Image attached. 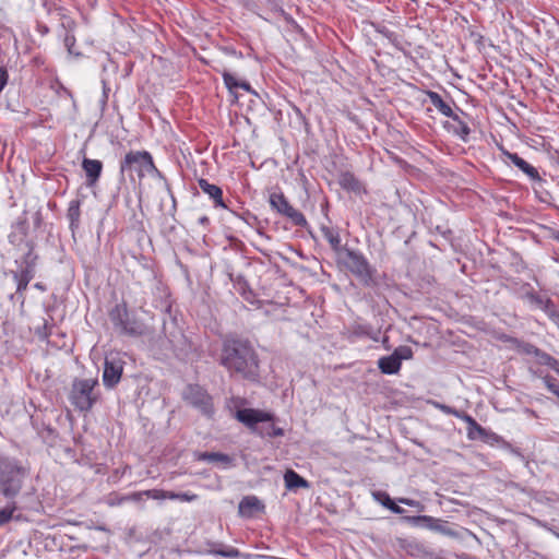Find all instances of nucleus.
I'll return each instance as SVG.
<instances>
[{
  "mask_svg": "<svg viewBox=\"0 0 559 559\" xmlns=\"http://www.w3.org/2000/svg\"><path fill=\"white\" fill-rule=\"evenodd\" d=\"M145 497L154 500L170 499L174 497V491H166L163 489H148L144 490Z\"/></svg>",
  "mask_w": 559,
  "mask_h": 559,
  "instance_id": "29",
  "label": "nucleus"
},
{
  "mask_svg": "<svg viewBox=\"0 0 559 559\" xmlns=\"http://www.w3.org/2000/svg\"><path fill=\"white\" fill-rule=\"evenodd\" d=\"M19 475H25V469L15 461L0 456V478L7 480Z\"/></svg>",
  "mask_w": 559,
  "mask_h": 559,
  "instance_id": "13",
  "label": "nucleus"
},
{
  "mask_svg": "<svg viewBox=\"0 0 559 559\" xmlns=\"http://www.w3.org/2000/svg\"><path fill=\"white\" fill-rule=\"evenodd\" d=\"M388 509L395 514H402L404 512V510L401 507H399L393 500L390 502Z\"/></svg>",
  "mask_w": 559,
  "mask_h": 559,
  "instance_id": "44",
  "label": "nucleus"
},
{
  "mask_svg": "<svg viewBox=\"0 0 559 559\" xmlns=\"http://www.w3.org/2000/svg\"><path fill=\"white\" fill-rule=\"evenodd\" d=\"M33 218H34V225L36 227H39L43 222L41 213L39 211L35 212Z\"/></svg>",
  "mask_w": 559,
  "mask_h": 559,
  "instance_id": "45",
  "label": "nucleus"
},
{
  "mask_svg": "<svg viewBox=\"0 0 559 559\" xmlns=\"http://www.w3.org/2000/svg\"><path fill=\"white\" fill-rule=\"evenodd\" d=\"M340 259L345 267L360 278V281L366 284L371 281V267L361 253L344 248L340 253Z\"/></svg>",
  "mask_w": 559,
  "mask_h": 559,
  "instance_id": "7",
  "label": "nucleus"
},
{
  "mask_svg": "<svg viewBox=\"0 0 559 559\" xmlns=\"http://www.w3.org/2000/svg\"><path fill=\"white\" fill-rule=\"evenodd\" d=\"M197 499H198V495L190 493V492H181V493L174 492V497L171 498V500H180L183 502H191Z\"/></svg>",
  "mask_w": 559,
  "mask_h": 559,
  "instance_id": "34",
  "label": "nucleus"
},
{
  "mask_svg": "<svg viewBox=\"0 0 559 559\" xmlns=\"http://www.w3.org/2000/svg\"><path fill=\"white\" fill-rule=\"evenodd\" d=\"M182 400L206 417L214 414L212 396L199 384H188L182 391Z\"/></svg>",
  "mask_w": 559,
  "mask_h": 559,
  "instance_id": "6",
  "label": "nucleus"
},
{
  "mask_svg": "<svg viewBox=\"0 0 559 559\" xmlns=\"http://www.w3.org/2000/svg\"><path fill=\"white\" fill-rule=\"evenodd\" d=\"M145 496L144 491H139V492H133L129 496H123L121 497L119 500H118V504L119 503H122L124 501H129V500H132V501H140L142 500V497Z\"/></svg>",
  "mask_w": 559,
  "mask_h": 559,
  "instance_id": "37",
  "label": "nucleus"
},
{
  "mask_svg": "<svg viewBox=\"0 0 559 559\" xmlns=\"http://www.w3.org/2000/svg\"><path fill=\"white\" fill-rule=\"evenodd\" d=\"M34 287H35L36 289H39V290H43V292H44V290H46V287H45L41 283H36V284L34 285Z\"/></svg>",
  "mask_w": 559,
  "mask_h": 559,
  "instance_id": "46",
  "label": "nucleus"
},
{
  "mask_svg": "<svg viewBox=\"0 0 559 559\" xmlns=\"http://www.w3.org/2000/svg\"><path fill=\"white\" fill-rule=\"evenodd\" d=\"M321 231H322L323 237L331 245L332 249L337 251L340 254L343 249H341V238H340L338 233L329 227H323L321 229Z\"/></svg>",
  "mask_w": 559,
  "mask_h": 559,
  "instance_id": "24",
  "label": "nucleus"
},
{
  "mask_svg": "<svg viewBox=\"0 0 559 559\" xmlns=\"http://www.w3.org/2000/svg\"><path fill=\"white\" fill-rule=\"evenodd\" d=\"M236 418L260 437H282L284 430L274 425V416L264 411L242 408L236 412Z\"/></svg>",
  "mask_w": 559,
  "mask_h": 559,
  "instance_id": "2",
  "label": "nucleus"
},
{
  "mask_svg": "<svg viewBox=\"0 0 559 559\" xmlns=\"http://www.w3.org/2000/svg\"><path fill=\"white\" fill-rule=\"evenodd\" d=\"M264 506L254 496L245 497L239 503V513L243 516H252L254 513L262 511Z\"/></svg>",
  "mask_w": 559,
  "mask_h": 559,
  "instance_id": "16",
  "label": "nucleus"
},
{
  "mask_svg": "<svg viewBox=\"0 0 559 559\" xmlns=\"http://www.w3.org/2000/svg\"><path fill=\"white\" fill-rule=\"evenodd\" d=\"M98 384L97 378H75L69 393L71 404L80 412L91 411L100 397V393L96 390Z\"/></svg>",
  "mask_w": 559,
  "mask_h": 559,
  "instance_id": "3",
  "label": "nucleus"
},
{
  "mask_svg": "<svg viewBox=\"0 0 559 559\" xmlns=\"http://www.w3.org/2000/svg\"><path fill=\"white\" fill-rule=\"evenodd\" d=\"M110 319L114 326L124 335L138 337L146 334L148 331L145 323L130 314L126 304L117 305L110 311Z\"/></svg>",
  "mask_w": 559,
  "mask_h": 559,
  "instance_id": "5",
  "label": "nucleus"
},
{
  "mask_svg": "<svg viewBox=\"0 0 559 559\" xmlns=\"http://www.w3.org/2000/svg\"><path fill=\"white\" fill-rule=\"evenodd\" d=\"M555 371L559 374V362H558V366H557V368L555 369Z\"/></svg>",
  "mask_w": 559,
  "mask_h": 559,
  "instance_id": "48",
  "label": "nucleus"
},
{
  "mask_svg": "<svg viewBox=\"0 0 559 559\" xmlns=\"http://www.w3.org/2000/svg\"><path fill=\"white\" fill-rule=\"evenodd\" d=\"M222 365L230 372L243 378H255L258 374V358L252 346L245 341L231 340L225 343L222 354Z\"/></svg>",
  "mask_w": 559,
  "mask_h": 559,
  "instance_id": "1",
  "label": "nucleus"
},
{
  "mask_svg": "<svg viewBox=\"0 0 559 559\" xmlns=\"http://www.w3.org/2000/svg\"><path fill=\"white\" fill-rule=\"evenodd\" d=\"M82 168L86 175L87 186H94L98 181L103 170L102 162L84 157L82 160Z\"/></svg>",
  "mask_w": 559,
  "mask_h": 559,
  "instance_id": "11",
  "label": "nucleus"
},
{
  "mask_svg": "<svg viewBox=\"0 0 559 559\" xmlns=\"http://www.w3.org/2000/svg\"><path fill=\"white\" fill-rule=\"evenodd\" d=\"M8 71L4 68H0V93L8 83Z\"/></svg>",
  "mask_w": 559,
  "mask_h": 559,
  "instance_id": "41",
  "label": "nucleus"
},
{
  "mask_svg": "<svg viewBox=\"0 0 559 559\" xmlns=\"http://www.w3.org/2000/svg\"><path fill=\"white\" fill-rule=\"evenodd\" d=\"M284 481L287 489L309 487V483L293 469H288L285 472Z\"/></svg>",
  "mask_w": 559,
  "mask_h": 559,
  "instance_id": "20",
  "label": "nucleus"
},
{
  "mask_svg": "<svg viewBox=\"0 0 559 559\" xmlns=\"http://www.w3.org/2000/svg\"><path fill=\"white\" fill-rule=\"evenodd\" d=\"M543 381L546 388L554 394L559 390V385L556 383V379L549 374L543 377Z\"/></svg>",
  "mask_w": 559,
  "mask_h": 559,
  "instance_id": "35",
  "label": "nucleus"
},
{
  "mask_svg": "<svg viewBox=\"0 0 559 559\" xmlns=\"http://www.w3.org/2000/svg\"><path fill=\"white\" fill-rule=\"evenodd\" d=\"M397 501L400 503L406 504L408 507L417 508L418 510H421L424 508L423 504L417 500H413V499H408V498H399Z\"/></svg>",
  "mask_w": 559,
  "mask_h": 559,
  "instance_id": "39",
  "label": "nucleus"
},
{
  "mask_svg": "<svg viewBox=\"0 0 559 559\" xmlns=\"http://www.w3.org/2000/svg\"><path fill=\"white\" fill-rule=\"evenodd\" d=\"M24 476L25 475H19L8 478L7 480H2V478H0V493L9 499L17 496L22 489Z\"/></svg>",
  "mask_w": 559,
  "mask_h": 559,
  "instance_id": "12",
  "label": "nucleus"
},
{
  "mask_svg": "<svg viewBox=\"0 0 559 559\" xmlns=\"http://www.w3.org/2000/svg\"><path fill=\"white\" fill-rule=\"evenodd\" d=\"M525 298L536 307L540 308L543 311H550V308L554 306L552 301L549 298H545L535 292H527L525 294Z\"/></svg>",
  "mask_w": 559,
  "mask_h": 559,
  "instance_id": "23",
  "label": "nucleus"
},
{
  "mask_svg": "<svg viewBox=\"0 0 559 559\" xmlns=\"http://www.w3.org/2000/svg\"><path fill=\"white\" fill-rule=\"evenodd\" d=\"M153 173H157V168L147 151H130L120 162L121 176L128 174L133 181V174H136L139 180H142L146 175Z\"/></svg>",
  "mask_w": 559,
  "mask_h": 559,
  "instance_id": "4",
  "label": "nucleus"
},
{
  "mask_svg": "<svg viewBox=\"0 0 559 559\" xmlns=\"http://www.w3.org/2000/svg\"><path fill=\"white\" fill-rule=\"evenodd\" d=\"M453 124L452 129L453 131L463 140H466L471 130L466 122L462 121L461 118L457 115H453L452 117Z\"/></svg>",
  "mask_w": 559,
  "mask_h": 559,
  "instance_id": "27",
  "label": "nucleus"
},
{
  "mask_svg": "<svg viewBox=\"0 0 559 559\" xmlns=\"http://www.w3.org/2000/svg\"><path fill=\"white\" fill-rule=\"evenodd\" d=\"M439 409H441L444 414L453 415L457 418H461L463 415H461L456 409L444 405V404H436Z\"/></svg>",
  "mask_w": 559,
  "mask_h": 559,
  "instance_id": "38",
  "label": "nucleus"
},
{
  "mask_svg": "<svg viewBox=\"0 0 559 559\" xmlns=\"http://www.w3.org/2000/svg\"><path fill=\"white\" fill-rule=\"evenodd\" d=\"M16 509L17 507L15 502H11L5 508L0 509V526L11 521Z\"/></svg>",
  "mask_w": 559,
  "mask_h": 559,
  "instance_id": "31",
  "label": "nucleus"
},
{
  "mask_svg": "<svg viewBox=\"0 0 559 559\" xmlns=\"http://www.w3.org/2000/svg\"><path fill=\"white\" fill-rule=\"evenodd\" d=\"M392 355L402 364L403 360L413 358V349L409 346L402 345L396 347Z\"/></svg>",
  "mask_w": 559,
  "mask_h": 559,
  "instance_id": "30",
  "label": "nucleus"
},
{
  "mask_svg": "<svg viewBox=\"0 0 559 559\" xmlns=\"http://www.w3.org/2000/svg\"><path fill=\"white\" fill-rule=\"evenodd\" d=\"M222 75L226 87L235 96V98H237V88H241L246 92L255 94V92L251 88L250 84L247 81H239L234 74L226 70L223 71Z\"/></svg>",
  "mask_w": 559,
  "mask_h": 559,
  "instance_id": "14",
  "label": "nucleus"
},
{
  "mask_svg": "<svg viewBox=\"0 0 559 559\" xmlns=\"http://www.w3.org/2000/svg\"><path fill=\"white\" fill-rule=\"evenodd\" d=\"M50 329H51V326H49L48 322L46 320H44L43 326H38L36 329V334L41 340H46L50 334Z\"/></svg>",
  "mask_w": 559,
  "mask_h": 559,
  "instance_id": "36",
  "label": "nucleus"
},
{
  "mask_svg": "<svg viewBox=\"0 0 559 559\" xmlns=\"http://www.w3.org/2000/svg\"><path fill=\"white\" fill-rule=\"evenodd\" d=\"M340 186L347 190L353 192H360L364 191V187L361 182L355 177L354 174L349 171L342 173L338 178Z\"/></svg>",
  "mask_w": 559,
  "mask_h": 559,
  "instance_id": "19",
  "label": "nucleus"
},
{
  "mask_svg": "<svg viewBox=\"0 0 559 559\" xmlns=\"http://www.w3.org/2000/svg\"><path fill=\"white\" fill-rule=\"evenodd\" d=\"M197 459L199 461L221 462L224 464L230 463V457L227 454L219 452H202L198 454Z\"/></svg>",
  "mask_w": 559,
  "mask_h": 559,
  "instance_id": "25",
  "label": "nucleus"
},
{
  "mask_svg": "<svg viewBox=\"0 0 559 559\" xmlns=\"http://www.w3.org/2000/svg\"><path fill=\"white\" fill-rule=\"evenodd\" d=\"M37 263V255L34 254L33 248L31 247L28 252L23 257L19 264V269L12 271L11 274L14 280L31 282L35 276V269Z\"/></svg>",
  "mask_w": 559,
  "mask_h": 559,
  "instance_id": "10",
  "label": "nucleus"
},
{
  "mask_svg": "<svg viewBox=\"0 0 559 559\" xmlns=\"http://www.w3.org/2000/svg\"><path fill=\"white\" fill-rule=\"evenodd\" d=\"M270 204L280 214L289 218L296 226L304 227L307 225V219L304 214L294 209L283 193H272L270 195Z\"/></svg>",
  "mask_w": 559,
  "mask_h": 559,
  "instance_id": "8",
  "label": "nucleus"
},
{
  "mask_svg": "<svg viewBox=\"0 0 559 559\" xmlns=\"http://www.w3.org/2000/svg\"><path fill=\"white\" fill-rule=\"evenodd\" d=\"M14 281L16 282V293L22 295L26 290L29 282L21 281V280H14Z\"/></svg>",
  "mask_w": 559,
  "mask_h": 559,
  "instance_id": "42",
  "label": "nucleus"
},
{
  "mask_svg": "<svg viewBox=\"0 0 559 559\" xmlns=\"http://www.w3.org/2000/svg\"><path fill=\"white\" fill-rule=\"evenodd\" d=\"M421 519L425 520V521H431L432 520L431 518H428V516H423Z\"/></svg>",
  "mask_w": 559,
  "mask_h": 559,
  "instance_id": "47",
  "label": "nucleus"
},
{
  "mask_svg": "<svg viewBox=\"0 0 559 559\" xmlns=\"http://www.w3.org/2000/svg\"><path fill=\"white\" fill-rule=\"evenodd\" d=\"M521 350L527 355H534L536 356L537 352L539 350V348H537L536 346L530 344V343H524L521 345Z\"/></svg>",
  "mask_w": 559,
  "mask_h": 559,
  "instance_id": "40",
  "label": "nucleus"
},
{
  "mask_svg": "<svg viewBox=\"0 0 559 559\" xmlns=\"http://www.w3.org/2000/svg\"><path fill=\"white\" fill-rule=\"evenodd\" d=\"M508 158L532 180L540 179L537 169L521 158L518 154L508 153Z\"/></svg>",
  "mask_w": 559,
  "mask_h": 559,
  "instance_id": "17",
  "label": "nucleus"
},
{
  "mask_svg": "<svg viewBox=\"0 0 559 559\" xmlns=\"http://www.w3.org/2000/svg\"><path fill=\"white\" fill-rule=\"evenodd\" d=\"M372 497H373V499L377 502H379L380 504H382L386 509L389 508L390 502L392 501V499L390 498L389 493L385 492V491H381V490L373 491L372 492Z\"/></svg>",
  "mask_w": 559,
  "mask_h": 559,
  "instance_id": "32",
  "label": "nucleus"
},
{
  "mask_svg": "<svg viewBox=\"0 0 559 559\" xmlns=\"http://www.w3.org/2000/svg\"><path fill=\"white\" fill-rule=\"evenodd\" d=\"M401 366L402 364L392 354L378 360V368L384 374H396L401 370Z\"/></svg>",
  "mask_w": 559,
  "mask_h": 559,
  "instance_id": "18",
  "label": "nucleus"
},
{
  "mask_svg": "<svg viewBox=\"0 0 559 559\" xmlns=\"http://www.w3.org/2000/svg\"><path fill=\"white\" fill-rule=\"evenodd\" d=\"M546 313L552 320V322L559 326V312L555 310V307L552 306L550 311H547Z\"/></svg>",
  "mask_w": 559,
  "mask_h": 559,
  "instance_id": "43",
  "label": "nucleus"
},
{
  "mask_svg": "<svg viewBox=\"0 0 559 559\" xmlns=\"http://www.w3.org/2000/svg\"><path fill=\"white\" fill-rule=\"evenodd\" d=\"M558 399H559V390L556 391V394H555Z\"/></svg>",
  "mask_w": 559,
  "mask_h": 559,
  "instance_id": "50",
  "label": "nucleus"
},
{
  "mask_svg": "<svg viewBox=\"0 0 559 559\" xmlns=\"http://www.w3.org/2000/svg\"><path fill=\"white\" fill-rule=\"evenodd\" d=\"M427 96L436 109L442 115L450 118L454 115L450 104L445 103L437 92L428 91Z\"/></svg>",
  "mask_w": 559,
  "mask_h": 559,
  "instance_id": "21",
  "label": "nucleus"
},
{
  "mask_svg": "<svg viewBox=\"0 0 559 559\" xmlns=\"http://www.w3.org/2000/svg\"><path fill=\"white\" fill-rule=\"evenodd\" d=\"M535 357L537 358L538 364L546 365L550 367L552 370H555L559 364V360H557L556 358L540 349L537 352Z\"/></svg>",
  "mask_w": 559,
  "mask_h": 559,
  "instance_id": "28",
  "label": "nucleus"
},
{
  "mask_svg": "<svg viewBox=\"0 0 559 559\" xmlns=\"http://www.w3.org/2000/svg\"><path fill=\"white\" fill-rule=\"evenodd\" d=\"M461 419L467 424V435L469 439H475L477 437L484 438L487 435L486 429L477 424V421L472 416L463 414Z\"/></svg>",
  "mask_w": 559,
  "mask_h": 559,
  "instance_id": "22",
  "label": "nucleus"
},
{
  "mask_svg": "<svg viewBox=\"0 0 559 559\" xmlns=\"http://www.w3.org/2000/svg\"><path fill=\"white\" fill-rule=\"evenodd\" d=\"M68 216L70 217L72 224L79 222L80 205L78 201H74L70 204V207L68 210Z\"/></svg>",
  "mask_w": 559,
  "mask_h": 559,
  "instance_id": "33",
  "label": "nucleus"
},
{
  "mask_svg": "<svg viewBox=\"0 0 559 559\" xmlns=\"http://www.w3.org/2000/svg\"><path fill=\"white\" fill-rule=\"evenodd\" d=\"M198 183L200 189L213 199L216 206L226 207L223 200V191L218 186L210 183L206 179H199Z\"/></svg>",
  "mask_w": 559,
  "mask_h": 559,
  "instance_id": "15",
  "label": "nucleus"
},
{
  "mask_svg": "<svg viewBox=\"0 0 559 559\" xmlns=\"http://www.w3.org/2000/svg\"><path fill=\"white\" fill-rule=\"evenodd\" d=\"M206 221H207V218H206V217H203V218L201 219V222H202V223H203V222H206Z\"/></svg>",
  "mask_w": 559,
  "mask_h": 559,
  "instance_id": "49",
  "label": "nucleus"
},
{
  "mask_svg": "<svg viewBox=\"0 0 559 559\" xmlns=\"http://www.w3.org/2000/svg\"><path fill=\"white\" fill-rule=\"evenodd\" d=\"M124 361L118 355H110L105 358L103 382L108 389L115 388L122 376Z\"/></svg>",
  "mask_w": 559,
  "mask_h": 559,
  "instance_id": "9",
  "label": "nucleus"
},
{
  "mask_svg": "<svg viewBox=\"0 0 559 559\" xmlns=\"http://www.w3.org/2000/svg\"><path fill=\"white\" fill-rule=\"evenodd\" d=\"M210 555L214 556H223L229 558H236L240 556V551L235 547H221L219 545H213L211 549L207 551Z\"/></svg>",
  "mask_w": 559,
  "mask_h": 559,
  "instance_id": "26",
  "label": "nucleus"
}]
</instances>
